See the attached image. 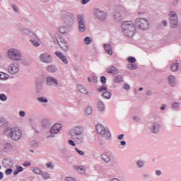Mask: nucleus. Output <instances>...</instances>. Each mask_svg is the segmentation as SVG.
<instances>
[{
  "mask_svg": "<svg viewBox=\"0 0 181 181\" xmlns=\"http://www.w3.org/2000/svg\"><path fill=\"white\" fill-rule=\"evenodd\" d=\"M84 127L82 126H76L69 131V136L71 139L76 142L78 145H81L84 142Z\"/></svg>",
  "mask_w": 181,
  "mask_h": 181,
  "instance_id": "1",
  "label": "nucleus"
},
{
  "mask_svg": "<svg viewBox=\"0 0 181 181\" xmlns=\"http://www.w3.org/2000/svg\"><path fill=\"white\" fill-rule=\"evenodd\" d=\"M121 28L123 33H124L127 37H134V35L136 33V28L135 25H134V23L131 21H124L122 23Z\"/></svg>",
  "mask_w": 181,
  "mask_h": 181,
  "instance_id": "2",
  "label": "nucleus"
},
{
  "mask_svg": "<svg viewBox=\"0 0 181 181\" xmlns=\"http://www.w3.org/2000/svg\"><path fill=\"white\" fill-rule=\"evenodd\" d=\"M7 56L8 59L13 60V62H21V60H22V52L21 50L16 48L8 49Z\"/></svg>",
  "mask_w": 181,
  "mask_h": 181,
  "instance_id": "3",
  "label": "nucleus"
},
{
  "mask_svg": "<svg viewBox=\"0 0 181 181\" xmlns=\"http://www.w3.org/2000/svg\"><path fill=\"white\" fill-rule=\"evenodd\" d=\"M135 25L136 28L141 30H148V29H149V20L139 17L135 20Z\"/></svg>",
  "mask_w": 181,
  "mask_h": 181,
  "instance_id": "4",
  "label": "nucleus"
},
{
  "mask_svg": "<svg viewBox=\"0 0 181 181\" xmlns=\"http://www.w3.org/2000/svg\"><path fill=\"white\" fill-rule=\"evenodd\" d=\"M76 22L78 24V30L81 33H84L87 30L86 25V17L83 14H78L76 16Z\"/></svg>",
  "mask_w": 181,
  "mask_h": 181,
  "instance_id": "5",
  "label": "nucleus"
},
{
  "mask_svg": "<svg viewBox=\"0 0 181 181\" xmlns=\"http://www.w3.org/2000/svg\"><path fill=\"white\" fill-rule=\"evenodd\" d=\"M96 131L98 134L102 135V136L105 138V139H110V138H111V132H110V129L108 128H105L101 124H98L96 125Z\"/></svg>",
  "mask_w": 181,
  "mask_h": 181,
  "instance_id": "6",
  "label": "nucleus"
},
{
  "mask_svg": "<svg viewBox=\"0 0 181 181\" xmlns=\"http://www.w3.org/2000/svg\"><path fill=\"white\" fill-rule=\"evenodd\" d=\"M60 131H62V124H55L50 128L49 134L47 135L46 138L47 139L54 138L56 136V134H59Z\"/></svg>",
  "mask_w": 181,
  "mask_h": 181,
  "instance_id": "7",
  "label": "nucleus"
},
{
  "mask_svg": "<svg viewBox=\"0 0 181 181\" xmlns=\"http://www.w3.org/2000/svg\"><path fill=\"white\" fill-rule=\"evenodd\" d=\"M46 84L48 86V87H55L57 88V87H62V83L59 82L56 78L53 76H47L45 79Z\"/></svg>",
  "mask_w": 181,
  "mask_h": 181,
  "instance_id": "8",
  "label": "nucleus"
},
{
  "mask_svg": "<svg viewBox=\"0 0 181 181\" xmlns=\"http://www.w3.org/2000/svg\"><path fill=\"white\" fill-rule=\"evenodd\" d=\"M170 25L171 29H176L177 28V14L175 11H170L169 13Z\"/></svg>",
  "mask_w": 181,
  "mask_h": 181,
  "instance_id": "9",
  "label": "nucleus"
},
{
  "mask_svg": "<svg viewBox=\"0 0 181 181\" xmlns=\"http://www.w3.org/2000/svg\"><path fill=\"white\" fill-rule=\"evenodd\" d=\"M57 42L64 52H69V43H67V41L64 38L60 37L57 40Z\"/></svg>",
  "mask_w": 181,
  "mask_h": 181,
  "instance_id": "10",
  "label": "nucleus"
},
{
  "mask_svg": "<svg viewBox=\"0 0 181 181\" xmlns=\"http://www.w3.org/2000/svg\"><path fill=\"white\" fill-rule=\"evenodd\" d=\"M122 14L118 11H115L114 13L113 18L115 22H122V21H124V17L128 15V11L124 10L122 12Z\"/></svg>",
  "mask_w": 181,
  "mask_h": 181,
  "instance_id": "11",
  "label": "nucleus"
},
{
  "mask_svg": "<svg viewBox=\"0 0 181 181\" xmlns=\"http://www.w3.org/2000/svg\"><path fill=\"white\" fill-rule=\"evenodd\" d=\"M20 68L21 66L17 62L11 64L8 67V73L11 74H18V73H19Z\"/></svg>",
  "mask_w": 181,
  "mask_h": 181,
  "instance_id": "12",
  "label": "nucleus"
},
{
  "mask_svg": "<svg viewBox=\"0 0 181 181\" xmlns=\"http://www.w3.org/2000/svg\"><path fill=\"white\" fill-rule=\"evenodd\" d=\"M39 59L42 63H46L47 64H49L53 62V58H52V55L48 53H43L40 55Z\"/></svg>",
  "mask_w": 181,
  "mask_h": 181,
  "instance_id": "13",
  "label": "nucleus"
},
{
  "mask_svg": "<svg viewBox=\"0 0 181 181\" xmlns=\"http://www.w3.org/2000/svg\"><path fill=\"white\" fill-rule=\"evenodd\" d=\"M95 16L99 21L104 22L107 19V13L101 11L100 8L95 9Z\"/></svg>",
  "mask_w": 181,
  "mask_h": 181,
  "instance_id": "14",
  "label": "nucleus"
},
{
  "mask_svg": "<svg viewBox=\"0 0 181 181\" xmlns=\"http://www.w3.org/2000/svg\"><path fill=\"white\" fill-rule=\"evenodd\" d=\"M11 138L13 141H19L22 138V131L21 129L15 130L14 129L11 133Z\"/></svg>",
  "mask_w": 181,
  "mask_h": 181,
  "instance_id": "15",
  "label": "nucleus"
},
{
  "mask_svg": "<svg viewBox=\"0 0 181 181\" xmlns=\"http://www.w3.org/2000/svg\"><path fill=\"white\" fill-rule=\"evenodd\" d=\"M3 168H12L13 166V163H12V160L9 158H6L3 159L2 161Z\"/></svg>",
  "mask_w": 181,
  "mask_h": 181,
  "instance_id": "16",
  "label": "nucleus"
},
{
  "mask_svg": "<svg viewBox=\"0 0 181 181\" xmlns=\"http://www.w3.org/2000/svg\"><path fill=\"white\" fill-rule=\"evenodd\" d=\"M150 129L153 134H158L159 131H160V124L158 122H154L153 124L150 127Z\"/></svg>",
  "mask_w": 181,
  "mask_h": 181,
  "instance_id": "17",
  "label": "nucleus"
},
{
  "mask_svg": "<svg viewBox=\"0 0 181 181\" xmlns=\"http://www.w3.org/2000/svg\"><path fill=\"white\" fill-rule=\"evenodd\" d=\"M55 54L59 59H60L64 64H69V61L67 60V57L64 56V54L60 52H55Z\"/></svg>",
  "mask_w": 181,
  "mask_h": 181,
  "instance_id": "18",
  "label": "nucleus"
},
{
  "mask_svg": "<svg viewBox=\"0 0 181 181\" xmlns=\"http://www.w3.org/2000/svg\"><path fill=\"white\" fill-rule=\"evenodd\" d=\"M168 84L170 86V87H175V85L176 84V78L173 75H170L168 78Z\"/></svg>",
  "mask_w": 181,
  "mask_h": 181,
  "instance_id": "19",
  "label": "nucleus"
},
{
  "mask_svg": "<svg viewBox=\"0 0 181 181\" xmlns=\"http://www.w3.org/2000/svg\"><path fill=\"white\" fill-rule=\"evenodd\" d=\"M42 128H49L52 125V122L49 119H44L41 122Z\"/></svg>",
  "mask_w": 181,
  "mask_h": 181,
  "instance_id": "20",
  "label": "nucleus"
},
{
  "mask_svg": "<svg viewBox=\"0 0 181 181\" xmlns=\"http://www.w3.org/2000/svg\"><path fill=\"white\" fill-rule=\"evenodd\" d=\"M65 23L68 25V26H72L74 24V19L72 16H67L65 18Z\"/></svg>",
  "mask_w": 181,
  "mask_h": 181,
  "instance_id": "21",
  "label": "nucleus"
},
{
  "mask_svg": "<svg viewBox=\"0 0 181 181\" xmlns=\"http://www.w3.org/2000/svg\"><path fill=\"white\" fill-rule=\"evenodd\" d=\"M104 49L107 54L112 56V48L111 47V45L104 44Z\"/></svg>",
  "mask_w": 181,
  "mask_h": 181,
  "instance_id": "22",
  "label": "nucleus"
},
{
  "mask_svg": "<svg viewBox=\"0 0 181 181\" xmlns=\"http://www.w3.org/2000/svg\"><path fill=\"white\" fill-rule=\"evenodd\" d=\"M106 71L107 73H109V74H117V73H118V69L117 67L111 66L106 70Z\"/></svg>",
  "mask_w": 181,
  "mask_h": 181,
  "instance_id": "23",
  "label": "nucleus"
},
{
  "mask_svg": "<svg viewBox=\"0 0 181 181\" xmlns=\"http://www.w3.org/2000/svg\"><path fill=\"white\" fill-rule=\"evenodd\" d=\"M42 91H43V86L42 83H37L35 85V93L36 94H42Z\"/></svg>",
  "mask_w": 181,
  "mask_h": 181,
  "instance_id": "24",
  "label": "nucleus"
},
{
  "mask_svg": "<svg viewBox=\"0 0 181 181\" xmlns=\"http://www.w3.org/2000/svg\"><path fill=\"white\" fill-rule=\"evenodd\" d=\"M13 129L11 127H6L4 129V135H6V136H11V135H12V133L13 132Z\"/></svg>",
  "mask_w": 181,
  "mask_h": 181,
  "instance_id": "25",
  "label": "nucleus"
},
{
  "mask_svg": "<svg viewBox=\"0 0 181 181\" xmlns=\"http://www.w3.org/2000/svg\"><path fill=\"white\" fill-rule=\"evenodd\" d=\"M98 109L100 112H103V111L105 110V105L103 101L99 100L98 102Z\"/></svg>",
  "mask_w": 181,
  "mask_h": 181,
  "instance_id": "26",
  "label": "nucleus"
},
{
  "mask_svg": "<svg viewBox=\"0 0 181 181\" xmlns=\"http://www.w3.org/2000/svg\"><path fill=\"white\" fill-rule=\"evenodd\" d=\"M47 71L49 73H56L57 72V68L54 65H49L47 66Z\"/></svg>",
  "mask_w": 181,
  "mask_h": 181,
  "instance_id": "27",
  "label": "nucleus"
},
{
  "mask_svg": "<svg viewBox=\"0 0 181 181\" xmlns=\"http://www.w3.org/2000/svg\"><path fill=\"white\" fill-rule=\"evenodd\" d=\"M77 88L80 93H82V94H86V95L89 94L88 91H87V89L81 85H78Z\"/></svg>",
  "mask_w": 181,
  "mask_h": 181,
  "instance_id": "28",
  "label": "nucleus"
},
{
  "mask_svg": "<svg viewBox=\"0 0 181 181\" xmlns=\"http://www.w3.org/2000/svg\"><path fill=\"white\" fill-rule=\"evenodd\" d=\"M170 68L172 71H177V70L179 69V63L174 62L171 64Z\"/></svg>",
  "mask_w": 181,
  "mask_h": 181,
  "instance_id": "29",
  "label": "nucleus"
},
{
  "mask_svg": "<svg viewBox=\"0 0 181 181\" xmlns=\"http://www.w3.org/2000/svg\"><path fill=\"white\" fill-rule=\"evenodd\" d=\"M136 166L139 169H142V168L145 166V161L142 160H138L137 161H136Z\"/></svg>",
  "mask_w": 181,
  "mask_h": 181,
  "instance_id": "30",
  "label": "nucleus"
},
{
  "mask_svg": "<svg viewBox=\"0 0 181 181\" xmlns=\"http://www.w3.org/2000/svg\"><path fill=\"white\" fill-rule=\"evenodd\" d=\"M8 127V121L4 117H0V127Z\"/></svg>",
  "mask_w": 181,
  "mask_h": 181,
  "instance_id": "31",
  "label": "nucleus"
},
{
  "mask_svg": "<svg viewBox=\"0 0 181 181\" xmlns=\"http://www.w3.org/2000/svg\"><path fill=\"white\" fill-rule=\"evenodd\" d=\"M171 108H172V110H173V111L179 110V108H180V103H173L171 105Z\"/></svg>",
  "mask_w": 181,
  "mask_h": 181,
  "instance_id": "32",
  "label": "nucleus"
},
{
  "mask_svg": "<svg viewBox=\"0 0 181 181\" xmlns=\"http://www.w3.org/2000/svg\"><path fill=\"white\" fill-rule=\"evenodd\" d=\"M115 83H122L124 81V78L122 75H117L114 78Z\"/></svg>",
  "mask_w": 181,
  "mask_h": 181,
  "instance_id": "33",
  "label": "nucleus"
},
{
  "mask_svg": "<svg viewBox=\"0 0 181 181\" xmlns=\"http://www.w3.org/2000/svg\"><path fill=\"white\" fill-rule=\"evenodd\" d=\"M112 95V94H111V93L107 90L105 92H103L102 94V97H103V98H106V100H110Z\"/></svg>",
  "mask_w": 181,
  "mask_h": 181,
  "instance_id": "34",
  "label": "nucleus"
},
{
  "mask_svg": "<svg viewBox=\"0 0 181 181\" xmlns=\"http://www.w3.org/2000/svg\"><path fill=\"white\" fill-rule=\"evenodd\" d=\"M83 43L84 45H91V43H93V38H91L90 37H86L83 39Z\"/></svg>",
  "mask_w": 181,
  "mask_h": 181,
  "instance_id": "35",
  "label": "nucleus"
},
{
  "mask_svg": "<svg viewBox=\"0 0 181 181\" xmlns=\"http://www.w3.org/2000/svg\"><path fill=\"white\" fill-rule=\"evenodd\" d=\"M37 101H38V103H42V104H47V103H49V100L45 97L37 98Z\"/></svg>",
  "mask_w": 181,
  "mask_h": 181,
  "instance_id": "36",
  "label": "nucleus"
},
{
  "mask_svg": "<svg viewBox=\"0 0 181 181\" xmlns=\"http://www.w3.org/2000/svg\"><path fill=\"white\" fill-rule=\"evenodd\" d=\"M101 158L103 159V160H105V162H106V163H110V162H111V158H110L108 155L105 153L102 154Z\"/></svg>",
  "mask_w": 181,
  "mask_h": 181,
  "instance_id": "37",
  "label": "nucleus"
},
{
  "mask_svg": "<svg viewBox=\"0 0 181 181\" xmlns=\"http://www.w3.org/2000/svg\"><path fill=\"white\" fill-rule=\"evenodd\" d=\"M3 148L5 151H11L12 149V144L11 143H6L3 145Z\"/></svg>",
  "mask_w": 181,
  "mask_h": 181,
  "instance_id": "38",
  "label": "nucleus"
},
{
  "mask_svg": "<svg viewBox=\"0 0 181 181\" xmlns=\"http://www.w3.org/2000/svg\"><path fill=\"white\" fill-rule=\"evenodd\" d=\"M30 146H31V148H37V146H39V141L36 140L31 141L30 142Z\"/></svg>",
  "mask_w": 181,
  "mask_h": 181,
  "instance_id": "39",
  "label": "nucleus"
},
{
  "mask_svg": "<svg viewBox=\"0 0 181 181\" xmlns=\"http://www.w3.org/2000/svg\"><path fill=\"white\" fill-rule=\"evenodd\" d=\"M8 78H9V75L4 72H0V80H8Z\"/></svg>",
  "mask_w": 181,
  "mask_h": 181,
  "instance_id": "40",
  "label": "nucleus"
},
{
  "mask_svg": "<svg viewBox=\"0 0 181 181\" xmlns=\"http://www.w3.org/2000/svg\"><path fill=\"white\" fill-rule=\"evenodd\" d=\"M85 112L87 115H91V114H93V107H91V106H88L85 110Z\"/></svg>",
  "mask_w": 181,
  "mask_h": 181,
  "instance_id": "41",
  "label": "nucleus"
},
{
  "mask_svg": "<svg viewBox=\"0 0 181 181\" xmlns=\"http://www.w3.org/2000/svg\"><path fill=\"white\" fill-rule=\"evenodd\" d=\"M41 176L45 180H47V179H50V175L49 173L43 172V171H42V173H41Z\"/></svg>",
  "mask_w": 181,
  "mask_h": 181,
  "instance_id": "42",
  "label": "nucleus"
},
{
  "mask_svg": "<svg viewBox=\"0 0 181 181\" xmlns=\"http://www.w3.org/2000/svg\"><path fill=\"white\" fill-rule=\"evenodd\" d=\"M59 32L62 33V35H67V28L64 26H61L59 28Z\"/></svg>",
  "mask_w": 181,
  "mask_h": 181,
  "instance_id": "43",
  "label": "nucleus"
},
{
  "mask_svg": "<svg viewBox=\"0 0 181 181\" xmlns=\"http://www.w3.org/2000/svg\"><path fill=\"white\" fill-rule=\"evenodd\" d=\"M30 42H31L32 45L35 46V47H39V46H40V44H39V42H37L36 40L31 39L30 40Z\"/></svg>",
  "mask_w": 181,
  "mask_h": 181,
  "instance_id": "44",
  "label": "nucleus"
},
{
  "mask_svg": "<svg viewBox=\"0 0 181 181\" xmlns=\"http://www.w3.org/2000/svg\"><path fill=\"white\" fill-rule=\"evenodd\" d=\"M127 67H128V69H129L130 70H135V69H138V66H136V64H128Z\"/></svg>",
  "mask_w": 181,
  "mask_h": 181,
  "instance_id": "45",
  "label": "nucleus"
},
{
  "mask_svg": "<svg viewBox=\"0 0 181 181\" xmlns=\"http://www.w3.org/2000/svg\"><path fill=\"white\" fill-rule=\"evenodd\" d=\"M108 89L107 88V86H101L99 88H98V91L99 93H103L107 91Z\"/></svg>",
  "mask_w": 181,
  "mask_h": 181,
  "instance_id": "46",
  "label": "nucleus"
},
{
  "mask_svg": "<svg viewBox=\"0 0 181 181\" xmlns=\"http://www.w3.org/2000/svg\"><path fill=\"white\" fill-rule=\"evenodd\" d=\"M33 173H35V175H42V173L43 171H42V170H40V168H34V169L33 170Z\"/></svg>",
  "mask_w": 181,
  "mask_h": 181,
  "instance_id": "47",
  "label": "nucleus"
},
{
  "mask_svg": "<svg viewBox=\"0 0 181 181\" xmlns=\"http://www.w3.org/2000/svg\"><path fill=\"white\" fill-rule=\"evenodd\" d=\"M45 166H47L48 169H51V170H53V169H54V165H53V163H47L45 164Z\"/></svg>",
  "mask_w": 181,
  "mask_h": 181,
  "instance_id": "48",
  "label": "nucleus"
},
{
  "mask_svg": "<svg viewBox=\"0 0 181 181\" xmlns=\"http://www.w3.org/2000/svg\"><path fill=\"white\" fill-rule=\"evenodd\" d=\"M8 100V96L6 95L1 93L0 94V100L1 101H6Z\"/></svg>",
  "mask_w": 181,
  "mask_h": 181,
  "instance_id": "49",
  "label": "nucleus"
},
{
  "mask_svg": "<svg viewBox=\"0 0 181 181\" xmlns=\"http://www.w3.org/2000/svg\"><path fill=\"white\" fill-rule=\"evenodd\" d=\"M127 61L129 63H136V59H135L134 57H129L127 58Z\"/></svg>",
  "mask_w": 181,
  "mask_h": 181,
  "instance_id": "50",
  "label": "nucleus"
},
{
  "mask_svg": "<svg viewBox=\"0 0 181 181\" xmlns=\"http://www.w3.org/2000/svg\"><path fill=\"white\" fill-rule=\"evenodd\" d=\"M23 35H26L27 36H29V34L30 33V30L28 29H23L22 30Z\"/></svg>",
  "mask_w": 181,
  "mask_h": 181,
  "instance_id": "51",
  "label": "nucleus"
},
{
  "mask_svg": "<svg viewBox=\"0 0 181 181\" xmlns=\"http://www.w3.org/2000/svg\"><path fill=\"white\" fill-rule=\"evenodd\" d=\"M133 119L135 122H141V117H139V116H134Z\"/></svg>",
  "mask_w": 181,
  "mask_h": 181,
  "instance_id": "52",
  "label": "nucleus"
},
{
  "mask_svg": "<svg viewBox=\"0 0 181 181\" xmlns=\"http://www.w3.org/2000/svg\"><path fill=\"white\" fill-rule=\"evenodd\" d=\"M124 90H126V91H129V90L131 89V86L128 85V83H125L123 86Z\"/></svg>",
  "mask_w": 181,
  "mask_h": 181,
  "instance_id": "53",
  "label": "nucleus"
},
{
  "mask_svg": "<svg viewBox=\"0 0 181 181\" xmlns=\"http://www.w3.org/2000/svg\"><path fill=\"white\" fill-rule=\"evenodd\" d=\"M12 172H13V170H12V168H8L6 170L5 174L7 175H12Z\"/></svg>",
  "mask_w": 181,
  "mask_h": 181,
  "instance_id": "54",
  "label": "nucleus"
},
{
  "mask_svg": "<svg viewBox=\"0 0 181 181\" xmlns=\"http://www.w3.org/2000/svg\"><path fill=\"white\" fill-rule=\"evenodd\" d=\"M100 82L102 83V84H105V83H107V78L104 76H101Z\"/></svg>",
  "mask_w": 181,
  "mask_h": 181,
  "instance_id": "55",
  "label": "nucleus"
},
{
  "mask_svg": "<svg viewBox=\"0 0 181 181\" xmlns=\"http://www.w3.org/2000/svg\"><path fill=\"white\" fill-rule=\"evenodd\" d=\"M28 36L29 37H32V39H36L37 37L32 31L30 32Z\"/></svg>",
  "mask_w": 181,
  "mask_h": 181,
  "instance_id": "56",
  "label": "nucleus"
},
{
  "mask_svg": "<svg viewBox=\"0 0 181 181\" xmlns=\"http://www.w3.org/2000/svg\"><path fill=\"white\" fill-rule=\"evenodd\" d=\"M12 8L15 12H19V8H18V6L13 4Z\"/></svg>",
  "mask_w": 181,
  "mask_h": 181,
  "instance_id": "57",
  "label": "nucleus"
},
{
  "mask_svg": "<svg viewBox=\"0 0 181 181\" xmlns=\"http://www.w3.org/2000/svg\"><path fill=\"white\" fill-rule=\"evenodd\" d=\"M18 114H19L20 117H22L26 116V112L23 111V110H21Z\"/></svg>",
  "mask_w": 181,
  "mask_h": 181,
  "instance_id": "58",
  "label": "nucleus"
},
{
  "mask_svg": "<svg viewBox=\"0 0 181 181\" xmlns=\"http://www.w3.org/2000/svg\"><path fill=\"white\" fill-rule=\"evenodd\" d=\"M76 151L78 153V155H81V156H84V153L83 151L79 150L78 148H76Z\"/></svg>",
  "mask_w": 181,
  "mask_h": 181,
  "instance_id": "59",
  "label": "nucleus"
},
{
  "mask_svg": "<svg viewBox=\"0 0 181 181\" xmlns=\"http://www.w3.org/2000/svg\"><path fill=\"white\" fill-rule=\"evenodd\" d=\"M78 172L81 175H84V173H86V170H84L83 166H81V168H79Z\"/></svg>",
  "mask_w": 181,
  "mask_h": 181,
  "instance_id": "60",
  "label": "nucleus"
},
{
  "mask_svg": "<svg viewBox=\"0 0 181 181\" xmlns=\"http://www.w3.org/2000/svg\"><path fill=\"white\" fill-rule=\"evenodd\" d=\"M16 170H18V172L20 173V172H23V168L22 166L18 165L16 167Z\"/></svg>",
  "mask_w": 181,
  "mask_h": 181,
  "instance_id": "61",
  "label": "nucleus"
},
{
  "mask_svg": "<svg viewBox=\"0 0 181 181\" xmlns=\"http://www.w3.org/2000/svg\"><path fill=\"white\" fill-rule=\"evenodd\" d=\"M68 144L71 145V146H76V143L73 140H69Z\"/></svg>",
  "mask_w": 181,
  "mask_h": 181,
  "instance_id": "62",
  "label": "nucleus"
},
{
  "mask_svg": "<svg viewBox=\"0 0 181 181\" xmlns=\"http://www.w3.org/2000/svg\"><path fill=\"white\" fill-rule=\"evenodd\" d=\"M177 4H179V0H173L172 2L173 6H176V5H177Z\"/></svg>",
  "mask_w": 181,
  "mask_h": 181,
  "instance_id": "63",
  "label": "nucleus"
},
{
  "mask_svg": "<svg viewBox=\"0 0 181 181\" xmlns=\"http://www.w3.org/2000/svg\"><path fill=\"white\" fill-rule=\"evenodd\" d=\"M97 80H98L97 76H92V81L93 83H97Z\"/></svg>",
  "mask_w": 181,
  "mask_h": 181,
  "instance_id": "64",
  "label": "nucleus"
}]
</instances>
